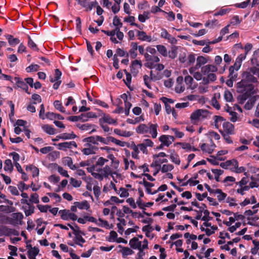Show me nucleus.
<instances>
[{
    "label": "nucleus",
    "mask_w": 259,
    "mask_h": 259,
    "mask_svg": "<svg viewBox=\"0 0 259 259\" xmlns=\"http://www.w3.org/2000/svg\"><path fill=\"white\" fill-rule=\"evenodd\" d=\"M258 54H259V49L254 52L253 57L251 60L252 64H256V66L251 67L244 72L242 74L241 80L236 84L237 92L241 93H244L243 94L239 95L237 98L238 103L240 104H243L249 96L255 93V90L252 83L257 81L256 78L253 75L259 77V61L258 62L255 58V55Z\"/></svg>",
    "instance_id": "f257e3e1"
},
{
    "label": "nucleus",
    "mask_w": 259,
    "mask_h": 259,
    "mask_svg": "<svg viewBox=\"0 0 259 259\" xmlns=\"http://www.w3.org/2000/svg\"><path fill=\"white\" fill-rule=\"evenodd\" d=\"M198 69L190 67L189 68V72L196 80H202L201 84L207 85L217 79V76L214 73L218 70L216 66L211 64L206 65L201 67V72L197 71Z\"/></svg>",
    "instance_id": "f03ea898"
},
{
    "label": "nucleus",
    "mask_w": 259,
    "mask_h": 259,
    "mask_svg": "<svg viewBox=\"0 0 259 259\" xmlns=\"http://www.w3.org/2000/svg\"><path fill=\"white\" fill-rule=\"evenodd\" d=\"M145 63L144 65L149 69H155L157 71H161L164 69V66L159 63L160 58L154 55H150L148 53L144 54Z\"/></svg>",
    "instance_id": "7ed1b4c3"
},
{
    "label": "nucleus",
    "mask_w": 259,
    "mask_h": 259,
    "mask_svg": "<svg viewBox=\"0 0 259 259\" xmlns=\"http://www.w3.org/2000/svg\"><path fill=\"white\" fill-rule=\"evenodd\" d=\"M222 124L223 130L220 131L222 134H234V125L228 121H226L221 116H215L214 117V125L216 128H219V126Z\"/></svg>",
    "instance_id": "20e7f679"
},
{
    "label": "nucleus",
    "mask_w": 259,
    "mask_h": 259,
    "mask_svg": "<svg viewBox=\"0 0 259 259\" xmlns=\"http://www.w3.org/2000/svg\"><path fill=\"white\" fill-rule=\"evenodd\" d=\"M129 244L132 248L138 249L139 251L138 255L140 257L144 255L145 253L143 250L148 247V242L146 239L141 242L139 240L138 238L134 237L130 240Z\"/></svg>",
    "instance_id": "39448f33"
},
{
    "label": "nucleus",
    "mask_w": 259,
    "mask_h": 259,
    "mask_svg": "<svg viewBox=\"0 0 259 259\" xmlns=\"http://www.w3.org/2000/svg\"><path fill=\"white\" fill-rule=\"evenodd\" d=\"M208 115V112L206 110L197 109L192 113L190 115V119L194 124H196L200 120L206 118Z\"/></svg>",
    "instance_id": "423d86ee"
},
{
    "label": "nucleus",
    "mask_w": 259,
    "mask_h": 259,
    "mask_svg": "<svg viewBox=\"0 0 259 259\" xmlns=\"http://www.w3.org/2000/svg\"><path fill=\"white\" fill-rule=\"evenodd\" d=\"M112 174L111 167L108 165H106L103 168H98L97 174L94 175H95V179L102 181L104 178H107Z\"/></svg>",
    "instance_id": "0eeeda50"
},
{
    "label": "nucleus",
    "mask_w": 259,
    "mask_h": 259,
    "mask_svg": "<svg viewBox=\"0 0 259 259\" xmlns=\"http://www.w3.org/2000/svg\"><path fill=\"white\" fill-rule=\"evenodd\" d=\"M13 205V202L7 199L0 201V212L8 213L15 211V208Z\"/></svg>",
    "instance_id": "6e6552de"
},
{
    "label": "nucleus",
    "mask_w": 259,
    "mask_h": 259,
    "mask_svg": "<svg viewBox=\"0 0 259 259\" xmlns=\"http://www.w3.org/2000/svg\"><path fill=\"white\" fill-rule=\"evenodd\" d=\"M202 231H204L207 236H210L214 233L218 229V227L215 225H211L208 221L204 222L200 227Z\"/></svg>",
    "instance_id": "1a4fd4ad"
},
{
    "label": "nucleus",
    "mask_w": 259,
    "mask_h": 259,
    "mask_svg": "<svg viewBox=\"0 0 259 259\" xmlns=\"http://www.w3.org/2000/svg\"><path fill=\"white\" fill-rule=\"evenodd\" d=\"M161 78V76L159 73H157L156 75H155L153 73L152 70L150 71V76H148L147 75H145L143 76L144 83L149 89H152L150 83L151 80L156 81L160 79Z\"/></svg>",
    "instance_id": "9d476101"
},
{
    "label": "nucleus",
    "mask_w": 259,
    "mask_h": 259,
    "mask_svg": "<svg viewBox=\"0 0 259 259\" xmlns=\"http://www.w3.org/2000/svg\"><path fill=\"white\" fill-rule=\"evenodd\" d=\"M84 148L81 149V152L85 155L95 154L98 150V148L91 144L87 143L84 145Z\"/></svg>",
    "instance_id": "9b49d317"
},
{
    "label": "nucleus",
    "mask_w": 259,
    "mask_h": 259,
    "mask_svg": "<svg viewBox=\"0 0 259 259\" xmlns=\"http://www.w3.org/2000/svg\"><path fill=\"white\" fill-rule=\"evenodd\" d=\"M59 213L61 214V219L63 220L68 221L71 220L76 221L77 219V216L68 210H62L59 211Z\"/></svg>",
    "instance_id": "f8f14e48"
},
{
    "label": "nucleus",
    "mask_w": 259,
    "mask_h": 259,
    "mask_svg": "<svg viewBox=\"0 0 259 259\" xmlns=\"http://www.w3.org/2000/svg\"><path fill=\"white\" fill-rule=\"evenodd\" d=\"M233 216L230 217L229 218V221L224 222V224L227 226H230L231 225H233V223L236 222H239V221L243 220L244 217L241 214L238 213H233Z\"/></svg>",
    "instance_id": "ddd939ff"
},
{
    "label": "nucleus",
    "mask_w": 259,
    "mask_h": 259,
    "mask_svg": "<svg viewBox=\"0 0 259 259\" xmlns=\"http://www.w3.org/2000/svg\"><path fill=\"white\" fill-rule=\"evenodd\" d=\"M54 145L57 146L59 150L65 151L67 149H71L72 147H77V144L74 141L65 142L58 144H54Z\"/></svg>",
    "instance_id": "4468645a"
},
{
    "label": "nucleus",
    "mask_w": 259,
    "mask_h": 259,
    "mask_svg": "<svg viewBox=\"0 0 259 259\" xmlns=\"http://www.w3.org/2000/svg\"><path fill=\"white\" fill-rule=\"evenodd\" d=\"M160 36L162 38L166 39L168 42L172 45L176 44L177 42V40L176 38L168 33L167 31L164 28L161 29Z\"/></svg>",
    "instance_id": "2eb2a0df"
},
{
    "label": "nucleus",
    "mask_w": 259,
    "mask_h": 259,
    "mask_svg": "<svg viewBox=\"0 0 259 259\" xmlns=\"http://www.w3.org/2000/svg\"><path fill=\"white\" fill-rule=\"evenodd\" d=\"M175 138L170 135H162L159 138V141L163 146L168 147L175 141Z\"/></svg>",
    "instance_id": "dca6fc26"
},
{
    "label": "nucleus",
    "mask_w": 259,
    "mask_h": 259,
    "mask_svg": "<svg viewBox=\"0 0 259 259\" xmlns=\"http://www.w3.org/2000/svg\"><path fill=\"white\" fill-rule=\"evenodd\" d=\"M154 156L155 163L156 166H160L161 164L167 162V159L165 158L166 155L164 152H160Z\"/></svg>",
    "instance_id": "f3484780"
},
{
    "label": "nucleus",
    "mask_w": 259,
    "mask_h": 259,
    "mask_svg": "<svg viewBox=\"0 0 259 259\" xmlns=\"http://www.w3.org/2000/svg\"><path fill=\"white\" fill-rule=\"evenodd\" d=\"M184 81L188 89L193 90L197 87V84L194 81L193 77L189 75L185 76Z\"/></svg>",
    "instance_id": "a211bd4d"
},
{
    "label": "nucleus",
    "mask_w": 259,
    "mask_h": 259,
    "mask_svg": "<svg viewBox=\"0 0 259 259\" xmlns=\"http://www.w3.org/2000/svg\"><path fill=\"white\" fill-rule=\"evenodd\" d=\"M136 32L138 38L139 40L148 42H151L153 40L151 36L147 35L145 31L137 30Z\"/></svg>",
    "instance_id": "6ab92c4d"
},
{
    "label": "nucleus",
    "mask_w": 259,
    "mask_h": 259,
    "mask_svg": "<svg viewBox=\"0 0 259 259\" xmlns=\"http://www.w3.org/2000/svg\"><path fill=\"white\" fill-rule=\"evenodd\" d=\"M148 127V134H150L152 138H156L158 135V124L157 123H149Z\"/></svg>",
    "instance_id": "aec40b11"
},
{
    "label": "nucleus",
    "mask_w": 259,
    "mask_h": 259,
    "mask_svg": "<svg viewBox=\"0 0 259 259\" xmlns=\"http://www.w3.org/2000/svg\"><path fill=\"white\" fill-rule=\"evenodd\" d=\"M79 5L85 8L86 11H90L98 5V2L97 1L90 2L88 0H82V2H79Z\"/></svg>",
    "instance_id": "412c9836"
},
{
    "label": "nucleus",
    "mask_w": 259,
    "mask_h": 259,
    "mask_svg": "<svg viewBox=\"0 0 259 259\" xmlns=\"http://www.w3.org/2000/svg\"><path fill=\"white\" fill-rule=\"evenodd\" d=\"M23 218V215L21 212L13 213L11 217V223L14 225L20 224Z\"/></svg>",
    "instance_id": "4be33fe9"
},
{
    "label": "nucleus",
    "mask_w": 259,
    "mask_h": 259,
    "mask_svg": "<svg viewBox=\"0 0 259 259\" xmlns=\"http://www.w3.org/2000/svg\"><path fill=\"white\" fill-rule=\"evenodd\" d=\"M196 65L192 67L198 69L201 68L202 65L206 64L208 62V57L199 56L196 59Z\"/></svg>",
    "instance_id": "5701e85b"
},
{
    "label": "nucleus",
    "mask_w": 259,
    "mask_h": 259,
    "mask_svg": "<svg viewBox=\"0 0 259 259\" xmlns=\"http://www.w3.org/2000/svg\"><path fill=\"white\" fill-rule=\"evenodd\" d=\"M184 79L182 76H179L177 78V84L175 87V91L178 93H181L185 91V88L183 84Z\"/></svg>",
    "instance_id": "b1692460"
},
{
    "label": "nucleus",
    "mask_w": 259,
    "mask_h": 259,
    "mask_svg": "<svg viewBox=\"0 0 259 259\" xmlns=\"http://www.w3.org/2000/svg\"><path fill=\"white\" fill-rule=\"evenodd\" d=\"M14 81L17 88H21L24 90L27 94H30V93L28 92V85L24 81L18 77H15L14 78Z\"/></svg>",
    "instance_id": "393cba45"
},
{
    "label": "nucleus",
    "mask_w": 259,
    "mask_h": 259,
    "mask_svg": "<svg viewBox=\"0 0 259 259\" xmlns=\"http://www.w3.org/2000/svg\"><path fill=\"white\" fill-rule=\"evenodd\" d=\"M200 147L202 151L210 154L213 151L215 146L211 141L210 144L204 143L201 144Z\"/></svg>",
    "instance_id": "a878e982"
},
{
    "label": "nucleus",
    "mask_w": 259,
    "mask_h": 259,
    "mask_svg": "<svg viewBox=\"0 0 259 259\" xmlns=\"http://www.w3.org/2000/svg\"><path fill=\"white\" fill-rule=\"evenodd\" d=\"M137 50H138V43L136 42H132L131 44V49L128 53V56L132 59L136 58L137 56Z\"/></svg>",
    "instance_id": "bb28decb"
},
{
    "label": "nucleus",
    "mask_w": 259,
    "mask_h": 259,
    "mask_svg": "<svg viewBox=\"0 0 259 259\" xmlns=\"http://www.w3.org/2000/svg\"><path fill=\"white\" fill-rule=\"evenodd\" d=\"M15 231L13 229H10L6 226H0V236H10L12 234H15Z\"/></svg>",
    "instance_id": "cd10ccee"
},
{
    "label": "nucleus",
    "mask_w": 259,
    "mask_h": 259,
    "mask_svg": "<svg viewBox=\"0 0 259 259\" xmlns=\"http://www.w3.org/2000/svg\"><path fill=\"white\" fill-rule=\"evenodd\" d=\"M142 66L141 61L138 60H135L132 62L131 66V70L132 72L137 73L138 72V69L141 68Z\"/></svg>",
    "instance_id": "c85d7f7f"
},
{
    "label": "nucleus",
    "mask_w": 259,
    "mask_h": 259,
    "mask_svg": "<svg viewBox=\"0 0 259 259\" xmlns=\"http://www.w3.org/2000/svg\"><path fill=\"white\" fill-rule=\"evenodd\" d=\"M178 144L181 146L183 149L185 150L187 152L196 151L198 150L197 148H195L190 144L188 143H179Z\"/></svg>",
    "instance_id": "c756f323"
},
{
    "label": "nucleus",
    "mask_w": 259,
    "mask_h": 259,
    "mask_svg": "<svg viewBox=\"0 0 259 259\" xmlns=\"http://www.w3.org/2000/svg\"><path fill=\"white\" fill-rule=\"evenodd\" d=\"M144 185L146 188V190L147 193L149 194H156V191L155 190L152 189V188L154 186L153 183L144 181Z\"/></svg>",
    "instance_id": "7c9ffc66"
},
{
    "label": "nucleus",
    "mask_w": 259,
    "mask_h": 259,
    "mask_svg": "<svg viewBox=\"0 0 259 259\" xmlns=\"http://www.w3.org/2000/svg\"><path fill=\"white\" fill-rule=\"evenodd\" d=\"M22 208L27 217L31 215L34 212L35 207L33 205L29 204L27 206H23Z\"/></svg>",
    "instance_id": "2f4dec72"
},
{
    "label": "nucleus",
    "mask_w": 259,
    "mask_h": 259,
    "mask_svg": "<svg viewBox=\"0 0 259 259\" xmlns=\"http://www.w3.org/2000/svg\"><path fill=\"white\" fill-rule=\"evenodd\" d=\"M148 124H140L136 128V132L138 134H148Z\"/></svg>",
    "instance_id": "473e14b6"
},
{
    "label": "nucleus",
    "mask_w": 259,
    "mask_h": 259,
    "mask_svg": "<svg viewBox=\"0 0 259 259\" xmlns=\"http://www.w3.org/2000/svg\"><path fill=\"white\" fill-rule=\"evenodd\" d=\"M74 205L80 209L88 210L90 208V204L87 200H84L81 202H75Z\"/></svg>",
    "instance_id": "72a5a7b5"
},
{
    "label": "nucleus",
    "mask_w": 259,
    "mask_h": 259,
    "mask_svg": "<svg viewBox=\"0 0 259 259\" xmlns=\"http://www.w3.org/2000/svg\"><path fill=\"white\" fill-rule=\"evenodd\" d=\"M123 161L125 169L130 168L132 170H135L136 168L135 162L133 160H128L127 158H124Z\"/></svg>",
    "instance_id": "f704fd0d"
},
{
    "label": "nucleus",
    "mask_w": 259,
    "mask_h": 259,
    "mask_svg": "<svg viewBox=\"0 0 259 259\" xmlns=\"http://www.w3.org/2000/svg\"><path fill=\"white\" fill-rule=\"evenodd\" d=\"M114 133L117 135L124 137H130L132 135L131 132L122 131L118 128L114 129Z\"/></svg>",
    "instance_id": "c9c22d12"
},
{
    "label": "nucleus",
    "mask_w": 259,
    "mask_h": 259,
    "mask_svg": "<svg viewBox=\"0 0 259 259\" xmlns=\"http://www.w3.org/2000/svg\"><path fill=\"white\" fill-rule=\"evenodd\" d=\"M214 193L217 195L219 201H223L227 198V194L224 193L221 189H217L215 190Z\"/></svg>",
    "instance_id": "e433bc0d"
},
{
    "label": "nucleus",
    "mask_w": 259,
    "mask_h": 259,
    "mask_svg": "<svg viewBox=\"0 0 259 259\" xmlns=\"http://www.w3.org/2000/svg\"><path fill=\"white\" fill-rule=\"evenodd\" d=\"M95 114L93 112H88L87 113H83L79 115V120L82 121H87L89 118L95 117Z\"/></svg>",
    "instance_id": "4c0bfd02"
},
{
    "label": "nucleus",
    "mask_w": 259,
    "mask_h": 259,
    "mask_svg": "<svg viewBox=\"0 0 259 259\" xmlns=\"http://www.w3.org/2000/svg\"><path fill=\"white\" fill-rule=\"evenodd\" d=\"M43 131L49 135H55L56 133V130L51 125L45 124L42 126Z\"/></svg>",
    "instance_id": "58836bf2"
},
{
    "label": "nucleus",
    "mask_w": 259,
    "mask_h": 259,
    "mask_svg": "<svg viewBox=\"0 0 259 259\" xmlns=\"http://www.w3.org/2000/svg\"><path fill=\"white\" fill-rule=\"evenodd\" d=\"M4 169L5 171L11 172L13 170V165L10 159H6L4 162Z\"/></svg>",
    "instance_id": "ea45409f"
},
{
    "label": "nucleus",
    "mask_w": 259,
    "mask_h": 259,
    "mask_svg": "<svg viewBox=\"0 0 259 259\" xmlns=\"http://www.w3.org/2000/svg\"><path fill=\"white\" fill-rule=\"evenodd\" d=\"M196 61L195 55L194 54H190L187 57L185 65L189 66L193 65Z\"/></svg>",
    "instance_id": "a19ab883"
},
{
    "label": "nucleus",
    "mask_w": 259,
    "mask_h": 259,
    "mask_svg": "<svg viewBox=\"0 0 259 259\" xmlns=\"http://www.w3.org/2000/svg\"><path fill=\"white\" fill-rule=\"evenodd\" d=\"M174 166L171 164H164L162 165L161 166H160L159 170L162 173H165L167 172H170L174 169Z\"/></svg>",
    "instance_id": "79ce46f5"
},
{
    "label": "nucleus",
    "mask_w": 259,
    "mask_h": 259,
    "mask_svg": "<svg viewBox=\"0 0 259 259\" xmlns=\"http://www.w3.org/2000/svg\"><path fill=\"white\" fill-rule=\"evenodd\" d=\"M83 233L81 232L80 233L75 234V243L82 246V244L85 242V240L82 237Z\"/></svg>",
    "instance_id": "37998d69"
},
{
    "label": "nucleus",
    "mask_w": 259,
    "mask_h": 259,
    "mask_svg": "<svg viewBox=\"0 0 259 259\" xmlns=\"http://www.w3.org/2000/svg\"><path fill=\"white\" fill-rule=\"evenodd\" d=\"M150 13L148 11H145L143 14H139L138 16V20L142 23H144L146 20L150 18Z\"/></svg>",
    "instance_id": "c03bdc74"
},
{
    "label": "nucleus",
    "mask_w": 259,
    "mask_h": 259,
    "mask_svg": "<svg viewBox=\"0 0 259 259\" xmlns=\"http://www.w3.org/2000/svg\"><path fill=\"white\" fill-rule=\"evenodd\" d=\"M117 220L119 223L117 224V227L118 229V232L120 234H122L124 231V229L123 226L126 225V221L124 219L122 218H118Z\"/></svg>",
    "instance_id": "a18cd8bd"
},
{
    "label": "nucleus",
    "mask_w": 259,
    "mask_h": 259,
    "mask_svg": "<svg viewBox=\"0 0 259 259\" xmlns=\"http://www.w3.org/2000/svg\"><path fill=\"white\" fill-rule=\"evenodd\" d=\"M157 51L163 56L167 57L168 52L166 47L162 45H158L156 46Z\"/></svg>",
    "instance_id": "49530a36"
},
{
    "label": "nucleus",
    "mask_w": 259,
    "mask_h": 259,
    "mask_svg": "<svg viewBox=\"0 0 259 259\" xmlns=\"http://www.w3.org/2000/svg\"><path fill=\"white\" fill-rule=\"evenodd\" d=\"M102 120L104 122L110 124H116L117 120L112 118L108 115H104L102 117Z\"/></svg>",
    "instance_id": "de8ad7c7"
},
{
    "label": "nucleus",
    "mask_w": 259,
    "mask_h": 259,
    "mask_svg": "<svg viewBox=\"0 0 259 259\" xmlns=\"http://www.w3.org/2000/svg\"><path fill=\"white\" fill-rule=\"evenodd\" d=\"M108 139L110 141L120 147H124L127 145V143L126 142L117 140L113 137H108Z\"/></svg>",
    "instance_id": "09e8293b"
},
{
    "label": "nucleus",
    "mask_w": 259,
    "mask_h": 259,
    "mask_svg": "<svg viewBox=\"0 0 259 259\" xmlns=\"http://www.w3.org/2000/svg\"><path fill=\"white\" fill-rule=\"evenodd\" d=\"M97 225L101 227H105L106 229L112 228V225H110L107 221L100 218L98 220Z\"/></svg>",
    "instance_id": "8fccbe9b"
},
{
    "label": "nucleus",
    "mask_w": 259,
    "mask_h": 259,
    "mask_svg": "<svg viewBox=\"0 0 259 259\" xmlns=\"http://www.w3.org/2000/svg\"><path fill=\"white\" fill-rule=\"evenodd\" d=\"M144 118L143 115L137 117L134 119L128 118L127 119V122L130 124H135L139 122L144 121Z\"/></svg>",
    "instance_id": "3c124183"
},
{
    "label": "nucleus",
    "mask_w": 259,
    "mask_h": 259,
    "mask_svg": "<svg viewBox=\"0 0 259 259\" xmlns=\"http://www.w3.org/2000/svg\"><path fill=\"white\" fill-rule=\"evenodd\" d=\"M75 137V135L72 132L71 133L61 134H60V137L59 138H61L62 140H70L74 139Z\"/></svg>",
    "instance_id": "603ef678"
},
{
    "label": "nucleus",
    "mask_w": 259,
    "mask_h": 259,
    "mask_svg": "<svg viewBox=\"0 0 259 259\" xmlns=\"http://www.w3.org/2000/svg\"><path fill=\"white\" fill-rule=\"evenodd\" d=\"M170 132L174 134L175 138H176L181 139L183 138L185 135L183 132L180 131L177 128H171Z\"/></svg>",
    "instance_id": "864d4df0"
},
{
    "label": "nucleus",
    "mask_w": 259,
    "mask_h": 259,
    "mask_svg": "<svg viewBox=\"0 0 259 259\" xmlns=\"http://www.w3.org/2000/svg\"><path fill=\"white\" fill-rule=\"evenodd\" d=\"M99 136H91L84 139V141L88 143H92L95 145H98Z\"/></svg>",
    "instance_id": "5fc2aeb1"
},
{
    "label": "nucleus",
    "mask_w": 259,
    "mask_h": 259,
    "mask_svg": "<svg viewBox=\"0 0 259 259\" xmlns=\"http://www.w3.org/2000/svg\"><path fill=\"white\" fill-rule=\"evenodd\" d=\"M256 202L255 197L252 196L250 198H246L245 200L240 203L241 206H244L249 204H254Z\"/></svg>",
    "instance_id": "6e6d98bb"
},
{
    "label": "nucleus",
    "mask_w": 259,
    "mask_h": 259,
    "mask_svg": "<svg viewBox=\"0 0 259 259\" xmlns=\"http://www.w3.org/2000/svg\"><path fill=\"white\" fill-rule=\"evenodd\" d=\"M8 42L11 46H16L18 45L20 41L17 38H14L12 35H8L6 36Z\"/></svg>",
    "instance_id": "4d7b16f0"
},
{
    "label": "nucleus",
    "mask_w": 259,
    "mask_h": 259,
    "mask_svg": "<svg viewBox=\"0 0 259 259\" xmlns=\"http://www.w3.org/2000/svg\"><path fill=\"white\" fill-rule=\"evenodd\" d=\"M184 236L187 239L186 241L187 244H190L191 240H195L197 238L196 235L190 234L188 232L185 233Z\"/></svg>",
    "instance_id": "13d9d810"
},
{
    "label": "nucleus",
    "mask_w": 259,
    "mask_h": 259,
    "mask_svg": "<svg viewBox=\"0 0 259 259\" xmlns=\"http://www.w3.org/2000/svg\"><path fill=\"white\" fill-rule=\"evenodd\" d=\"M223 182L226 186H232L235 182V178L232 176H228L225 178Z\"/></svg>",
    "instance_id": "bf43d9fd"
},
{
    "label": "nucleus",
    "mask_w": 259,
    "mask_h": 259,
    "mask_svg": "<svg viewBox=\"0 0 259 259\" xmlns=\"http://www.w3.org/2000/svg\"><path fill=\"white\" fill-rule=\"evenodd\" d=\"M178 48L176 46L172 47L168 52V56L171 59H175L177 55Z\"/></svg>",
    "instance_id": "052dcab7"
},
{
    "label": "nucleus",
    "mask_w": 259,
    "mask_h": 259,
    "mask_svg": "<svg viewBox=\"0 0 259 259\" xmlns=\"http://www.w3.org/2000/svg\"><path fill=\"white\" fill-rule=\"evenodd\" d=\"M62 75L61 72L58 69H56L55 71V76L54 77H50V81L54 82L56 80H60L61 76Z\"/></svg>",
    "instance_id": "680f3d73"
},
{
    "label": "nucleus",
    "mask_w": 259,
    "mask_h": 259,
    "mask_svg": "<svg viewBox=\"0 0 259 259\" xmlns=\"http://www.w3.org/2000/svg\"><path fill=\"white\" fill-rule=\"evenodd\" d=\"M226 202L229 204L230 207H236L238 205L236 199L233 197H227L226 199Z\"/></svg>",
    "instance_id": "e2e57ef3"
},
{
    "label": "nucleus",
    "mask_w": 259,
    "mask_h": 259,
    "mask_svg": "<svg viewBox=\"0 0 259 259\" xmlns=\"http://www.w3.org/2000/svg\"><path fill=\"white\" fill-rule=\"evenodd\" d=\"M170 159L171 161L177 165H180L181 160L179 155L176 153H172L170 155Z\"/></svg>",
    "instance_id": "0e129e2a"
},
{
    "label": "nucleus",
    "mask_w": 259,
    "mask_h": 259,
    "mask_svg": "<svg viewBox=\"0 0 259 259\" xmlns=\"http://www.w3.org/2000/svg\"><path fill=\"white\" fill-rule=\"evenodd\" d=\"M116 192L121 197H126L128 196V191L124 188H120Z\"/></svg>",
    "instance_id": "69168bd1"
},
{
    "label": "nucleus",
    "mask_w": 259,
    "mask_h": 259,
    "mask_svg": "<svg viewBox=\"0 0 259 259\" xmlns=\"http://www.w3.org/2000/svg\"><path fill=\"white\" fill-rule=\"evenodd\" d=\"M123 257H126L133 253V251L128 247H123L120 250Z\"/></svg>",
    "instance_id": "338daca9"
},
{
    "label": "nucleus",
    "mask_w": 259,
    "mask_h": 259,
    "mask_svg": "<svg viewBox=\"0 0 259 259\" xmlns=\"http://www.w3.org/2000/svg\"><path fill=\"white\" fill-rule=\"evenodd\" d=\"M54 105L55 107L56 108V109H57L58 110H59V111H60L62 113L65 112V110L64 108V107L62 106V103H61L60 101H59L58 100L55 101L54 102Z\"/></svg>",
    "instance_id": "774afa93"
}]
</instances>
